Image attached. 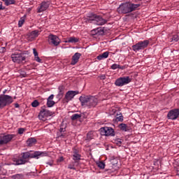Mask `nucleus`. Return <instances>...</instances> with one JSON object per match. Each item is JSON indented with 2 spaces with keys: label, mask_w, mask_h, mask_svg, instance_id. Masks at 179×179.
Returning a JSON list of instances; mask_svg holds the SVG:
<instances>
[{
  "label": "nucleus",
  "mask_w": 179,
  "mask_h": 179,
  "mask_svg": "<svg viewBox=\"0 0 179 179\" xmlns=\"http://www.w3.org/2000/svg\"><path fill=\"white\" fill-rule=\"evenodd\" d=\"M48 156V152L41 151H27L21 153V157L14 159L15 166H20L29 163L30 159H40Z\"/></svg>",
  "instance_id": "f257e3e1"
},
{
  "label": "nucleus",
  "mask_w": 179,
  "mask_h": 179,
  "mask_svg": "<svg viewBox=\"0 0 179 179\" xmlns=\"http://www.w3.org/2000/svg\"><path fill=\"white\" fill-rule=\"evenodd\" d=\"M141 6V4H135L131 2L122 3L117 8V10L120 15H127V13H131L138 9Z\"/></svg>",
  "instance_id": "f03ea898"
},
{
  "label": "nucleus",
  "mask_w": 179,
  "mask_h": 179,
  "mask_svg": "<svg viewBox=\"0 0 179 179\" xmlns=\"http://www.w3.org/2000/svg\"><path fill=\"white\" fill-rule=\"evenodd\" d=\"M6 93V90L3 92V94L0 95V110L6 107V106H9V104H12L13 103V99L11 96L5 94Z\"/></svg>",
  "instance_id": "7ed1b4c3"
},
{
  "label": "nucleus",
  "mask_w": 179,
  "mask_h": 179,
  "mask_svg": "<svg viewBox=\"0 0 179 179\" xmlns=\"http://www.w3.org/2000/svg\"><path fill=\"white\" fill-rule=\"evenodd\" d=\"M24 52L22 50L18 52H15L11 55V59L13 62L15 64H22L23 61H26V56H24Z\"/></svg>",
  "instance_id": "20e7f679"
},
{
  "label": "nucleus",
  "mask_w": 179,
  "mask_h": 179,
  "mask_svg": "<svg viewBox=\"0 0 179 179\" xmlns=\"http://www.w3.org/2000/svg\"><path fill=\"white\" fill-rule=\"evenodd\" d=\"M131 79L129 76L120 77L115 81V86H118L119 87H122V86H125V85H128V83H131Z\"/></svg>",
  "instance_id": "39448f33"
},
{
  "label": "nucleus",
  "mask_w": 179,
  "mask_h": 179,
  "mask_svg": "<svg viewBox=\"0 0 179 179\" xmlns=\"http://www.w3.org/2000/svg\"><path fill=\"white\" fill-rule=\"evenodd\" d=\"M149 41L145 40L143 41H139L135 45H132L133 51L137 52V51H141V50H145L149 45Z\"/></svg>",
  "instance_id": "423d86ee"
},
{
  "label": "nucleus",
  "mask_w": 179,
  "mask_h": 179,
  "mask_svg": "<svg viewBox=\"0 0 179 179\" xmlns=\"http://www.w3.org/2000/svg\"><path fill=\"white\" fill-rule=\"evenodd\" d=\"M48 43H49L50 45H54V47H58L59 44H61V39L52 34H50L48 36Z\"/></svg>",
  "instance_id": "0eeeda50"
},
{
  "label": "nucleus",
  "mask_w": 179,
  "mask_h": 179,
  "mask_svg": "<svg viewBox=\"0 0 179 179\" xmlns=\"http://www.w3.org/2000/svg\"><path fill=\"white\" fill-rule=\"evenodd\" d=\"M99 131L101 135L104 136H114L115 135V131H114V129L112 127H101Z\"/></svg>",
  "instance_id": "6e6552de"
},
{
  "label": "nucleus",
  "mask_w": 179,
  "mask_h": 179,
  "mask_svg": "<svg viewBox=\"0 0 179 179\" xmlns=\"http://www.w3.org/2000/svg\"><path fill=\"white\" fill-rule=\"evenodd\" d=\"M15 138V134H6L0 136V144L1 146L3 145H8L9 142L12 141V139Z\"/></svg>",
  "instance_id": "1a4fd4ad"
},
{
  "label": "nucleus",
  "mask_w": 179,
  "mask_h": 179,
  "mask_svg": "<svg viewBox=\"0 0 179 179\" xmlns=\"http://www.w3.org/2000/svg\"><path fill=\"white\" fill-rule=\"evenodd\" d=\"M54 115L53 112L45 109V106H43L42 107L39 113L38 117H39V120H43V118L45 117H51V115Z\"/></svg>",
  "instance_id": "9d476101"
},
{
  "label": "nucleus",
  "mask_w": 179,
  "mask_h": 179,
  "mask_svg": "<svg viewBox=\"0 0 179 179\" xmlns=\"http://www.w3.org/2000/svg\"><path fill=\"white\" fill-rule=\"evenodd\" d=\"M167 117L169 120H177L179 117V109H173L168 113Z\"/></svg>",
  "instance_id": "9b49d317"
},
{
  "label": "nucleus",
  "mask_w": 179,
  "mask_h": 179,
  "mask_svg": "<svg viewBox=\"0 0 179 179\" xmlns=\"http://www.w3.org/2000/svg\"><path fill=\"white\" fill-rule=\"evenodd\" d=\"M76 94H79V91H69L66 93L64 99L66 100V103L71 101Z\"/></svg>",
  "instance_id": "f8f14e48"
},
{
  "label": "nucleus",
  "mask_w": 179,
  "mask_h": 179,
  "mask_svg": "<svg viewBox=\"0 0 179 179\" xmlns=\"http://www.w3.org/2000/svg\"><path fill=\"white\" fill-rule=\"evenodd\" d=\"M50 5H51V3L49 1H43L41 3L40 7L38 8V13H41V12L47 10L48 8H50Z\"/></svg>",
  "instance_id": "ddd939ff"
},
{
  "label": "nucleus",
  "mask_w": 179,
  "mask_h": 179,
  "mask_svg": "<svg viewBox=\"0 0 179 179\" xmlns=\"http://www.w3.org/2000/svg\"><path fill=\"white\" fill-rule=\"evenodd\" d=\"M90 99V96H86V95L80 96L79 98V100L81 103V106L83 107H88Z\"/></svg>",
  "instance_id": "4468645a"
},
{
  "label": "nucleus",
  "mask_w": 179,
  "mask_h": 179,
  "mask_svg": "<svg viewBox=\"0 0 179 179\" xmlns=\"http://www.w3.org/2000/svg\"><path fill=\"white\" fill-rule=\"evenodd\" d=\"M99 103V100L95 96H90L88 101V108H92V107H96Z\"/></svg>",
  "instance_id": "2eb2a0df"
},
{
  "label": "nucleus",
  "mask_w": 179,
  "mask_h": 179,
  "mask_svg": "<svg viewBox=\"0 0 179 179\" xmlns=\"http://www.w3.org/2000/svg\"><path fill=\"white\" fill-rule=\"evenodd\" d=\"M94 23L97 26H103V24H106V23H107V20L103 18L101 16L96 15Z\"/></svg>",
  "instance_id": "dca6fc26"
},
{
  "label": "nucleus",
  "mask_w": 179,
  "mask_h": 179,
  "mask_svg": "<svg viewBox=\"0 0 179 179\" xmlns=\"http://www.w3.org/2000/svg\"><path fill=\"white\" fill-rule=\"evenodd\" d=\"M82 57V54L79 52H76L72 57V60L71 62V65H76L78 62H79V59Z\"/></svg>",
  "instance_id": "f3484780"
},
{
  "label": "nucleus",
  "mask_w": 179,
  "mask_h": 179,
  "mask_svg": "<svg viewBox=\"0 0 179 179\" xmlns=\"http://www.w3.org/2000/svg\"><path fill=\"white\" fill-rule=\"evenodd\" d=\"M40 31L38 30H34L28 34V37L30 40H34V38L38 37Z\"/></svg>",
  "instance_id": "a211bd4d"
},
{
  "label": "nucleus",
  "mask_w": 179,
  "mask_h": 179,
  "mask_svg": "<svg viewBox=\"0 0 179 179\" xmlns=\"http://www.w3.org/2000/svg\"><path fill=\"white\" fill-rule=\"evenodd\" d=\"M80 39L79 38H76L75 36H71L67 38L66 43H69L71 44H76V43H79Z\"/></svg>",
  "instance_id": "6ab92c4d"
},
{
  "label": "nucleus",
  "mask_w": 179,
  "mask_h": 179,
  "mask_svg": "<svg viewBox=\"0 0 179 179\" xmlns=\"http://www.w3.org/2000/svg\"><path fill=\"white\" fill-rule=\"evenodd\" d=\"M96 16H97V15L94 14L93 13L88 14L87 16V22H90V23H92V22H96Z\"/></svg>",
  "instance_id": "aec40b11"
},
{
  "label": "nucleus",
  "mask_w": 179,
  "mask_h": 179,
  "mask_svg": "<svg viewBox=\"0 0 179 179\" xmlns=\"http://www.w3.org/2000/svg\"><path fill=\"white\" fill-rule=\"evenodd\" d=\"M109 54H110L109 52H104L101 55H99V56H97L96 58L97 59H99V61H101V59H103L108 58Z\"/></svg>",
  "instance_id": "412c9836"
},
{
  "label": "nucleus",
  "mask_w": 179,
  "mask_h": 179,
  "mask_svg": "<svg viewBox=\"0 0 179 179\" xmlns=\"http://www.w3.org/2000/svg\"><path fill=\"white\" fill-rule=\"evenodd\" d=\"M36 142H37V140H36V138H31L27 141V146H33V145H36Z\"/></svg>",
  "instance_id": "4be33fe9"
},
{
  "label": "nucleus",
  "mask_w": 179,
  "mask_h": 179,
  "mask_svg": "<svg viewBox=\"0 0 179 179\" xmlns=\"http://www.w3.org/2000/svg\"><path fill=\"white\" fill-rule=\"evenodd\" d=\"M119 128L121 131H124V132H127V131H128V126L124 124V123H122L119 124Z\"/></svg>",
  "instance_id": "5701e85b"
},
{
  "label": "nucleus",
  "mask_w": 179,
  "mask_h": 179,
  "mask_svg": "<svg viewBox=\"0 0 179 179\" xmlns=\"http://www.w3.org/2000/svg\"><path fill=\"white\" fill-rule=\"evenodd\" d=\"M11 178L13 179H23L24 178V175H23L22 173H17L15 175H13Z\"/></svg>",
  "instance_id": "b1692460"
},
{
  "label": "nucleus",
  "mask_w": 179,
  "mask_h": 179,
  "mask_svg": "<svg viewBox=\"0 0 179 179\" xmlns=\"http://www.w3.org/2000/svg\"><path fill=\"white\" fill-rule=\"evenodd\" d=\"M125 67L120 66V64H113L111 66V69L115 70V69H124Z\"/></svg>",
  "instance_id": "393cba45"
},
{
  "label": "nucleus",
  "mask_w": 179,
  "mask_h": 179,
  "mask_svg": "<svg viewBox=\"0 0 179 179\" xmlns=\"http://www.w3.org/2000/svg\"><path fill=\"white\" fill-rule=\"evenodd\" d=\"M115 121L117 122H122V121H124V116H122V114L120 113L119 115H117Z\"/></svg>",
  "instance_id": "a878e982"
},
{
  "label": "nucleus",
  "mask_w": 179,
  "mask_h": 179,
  "mask_svg": "<svg viewBox=\"0 0 179 179\" xmlns=\"http://www.w3.org/2000/svg\"><path fill=\"white\" fill-rule=\"evenodd\" d=\"M80 157H82V155L80 154H76L75 155H73V160H74L76 163H78L79 160H80Z\"/></svg>",
  "instance_id": "bb28decb"
},
{
  "label": "nucleus",
  "mask_w": 179,
  "mask_h": 179,
  "mask_svg": "<svg viewBox=\"0 0 179 179\" xmlns=\"http://www.w3.org/2000/svg\"><path fill=\"white\" fill-rule=\"evenodd\" d=\"M25 19H26V15H24L20 19V20L18 21V27H22V26H23Z\"/></svg>",
  "instance_id": "cd10ccee"
},
{
  "label": "nucleus",
  "mask_w": 179,
  "mask_h": 179,
  "mask_svg": "<svg viewBox=\"0 0 179 179\" xmlns=\"http://www.w3.org/2000/svg\"><path fill=\"white\" fill-rule=\"evenodd\" d=\"M179 41V33L173 35L171 41L172 42L173 41V43H177V41Z\"/></svg>",
  "instance_id": "c85d7f7f"
},
{
  "label": "nucleus",
  "mask_w": 179,
  "mask_h": 179,
  "mask_svg": "<svg viewBox=\"0 0 179 179\" xmlns=\"http://www.w3.org/2000/svg\"><path fill=\"white\" fill-rule=\"evenodd\" d=\"M82 117V115H79L78 113L73 114L71 118L72 120V121H75L76 120H79V118H80Z\"/></svg>",
  "instance_id": "c756f323"
},
{
  "label": "nucleus",
  "mask_w": 179,
  "mask_h": 179,
  "mask_svg": "<svg viewBox=\"0 0 179 179\" xmlns=\"http://www.w3.org/2000/svg\"><path fill=\"white\" fill-rule=\"evenodd\" d=\"M16 1L15 0H7L6 1L5 5L9 6V5H15Z\"/></svg>",
  "instance_id": "7c9ffc66"
},
{
  "label": "nucleus",
  "mask_w": 179,
  "mask_h": 179,
  "mask_svg": "<svg viewBox=\"0 0 179 179\" xmlns=\"http://www.w3.org/2000/svg\"><path fill=\"white\" fill-rule=\"evenodd\" d=\"M96 164H97L98 167L101 169H103L106 167V164L103 161L97 162Z\"/></svg>",
  "instance_id": "2f4dec72"
},
{
  "label": "nucleus",
  "mask_w": 179,
  "mask_h": 179,
  "mask_svg": "<svg viewBox=\"0 0 179 179\" xmlns=\"http://www.w3.org/2000/svg\"><path fill=\"white\" fill-rule=\"evenodd\" d=\"M55 104V101H50L47 99V106L49 108L53 107V106Z\"/></svg>",
  "instance_id": "473e14b6"
},
{
  "label": "nucleus",
  "mask_w": 179,
  "mask_h": 179,
  "mask_svg": "<svg viewBox=\"0 0 179 179\" xmlns=\"http://www.w3.org/2000/svg\"><path fill=\"white\" fill-rule=\"evenodd\" d=\"M31 106L32 107H38V106H40V103L38 102V101L37 100H34L32 103H31Z\"/></svg>",
  "instance_id": "72a5a7b5"
},
{
  "label": "nucleus",
  "mask_w": 179,
  "mask_h": 179,
  "mask_svg": "<svg viewBox=\"0 0 179 179\" xmlns=\"http://www.w3.org/2000/svg\"><path fill=\"white\" fill-rule=\"evenodd\" d=\"M110 162L113 166H115V167H117V164H118V160L117 159H113L110 160Z\"/></svg>",
  "instance_id": "f704fd0d"
},
{
  "label": "nucleus",
  "mask_w": 179,
  "mask_h": 179,
  "mask_svg": "<svg viewBox=\"0 0 179 179\" xmlns=\"http://www.w3.org/2000/svg\"><path fill=\"white\" fill-rule=\"evenodd\" d=\"M27 76V73H26L24 71H20V78H26Z\"/></svg>",
  "instance_id": "c9c22d12"
},
{
  "label": "nucleus",
  "mask_w": 179,
  "mask_h": 179,
  "mask_svg": "<svg viewBox=\"0 0 179 179\" xmlns=\"http://www.w3.org/2000/svg\"><path fill=\"white\" fill-rule=\"evenodd\" d=\"M116 145L117 146H121V145H122V141H121V139L120 138H117L115 141Z\"/></svg>",
  "instance_id": "e433bc0d"
},
{
  "label": "nucleus",
  "mask_w": 179,
  "mask_h": 179,
  "mask_svg": "<svg viewBox=\"0 0 179 179\" xmlns=\"http://www.w3.org/2000/svg\"><path fill=\"white\" fill-rule=\"evenodd\" d=\"M62 96H64V91H59V94L57 95V99H62Z\"/></svg>",
  "instance_id": "4c0bfd02"
},
{
  "label": "nucleus",
  "mask_w": 179,
  "mask_h": 179,
  "mask_svg": "<svg viewBox=\"0 0 179 179\" xmlns=\"http://www.w3.org/2000/svg\"><path fill=\"white\" fill-rule=\"evenodd\" d=\"M34 59H35V61H36V62H39V64H41V62H43L41 59H40V57H38V55L35 56Z\"/></svg>",
  "instance_id": "58836bf2"
},
{
  "label": "nucleus",
  "mask_w": 179,
  "mask_h": 179,
  "mask_svg": "<svg viewBox=\"0 0 179 179\" xmlns=\"http://www.w3.org/2000/svg\"><path fill=\"white\" fill-rule=\"evenodd\" d=\"M98 33H99V34H100L101 36H103V34H104V29H97Z\"/></svg>",
  "instance_id": "ea45409f"
},
{
  "label": "nucleus",
  "mask_w": 179,
  "mask_h": 179,
  "mask_svg": "<svg viewBox=\"0 0 179 179\" xmlns=\"http://www.w3.org/2000/svg\"><path fill=\"white\" fill-rule=\"evenodd\" d=\"M24 132V128H20V129H18V134H19L20 135L23 134Z\"/></svg>",
  "instance_id": "a19ab883"
},
{
  "label": "nucleus",
  "mask_w": 179,
  "mask_h": 179,
  "mask_svg": "<svg viewBox=\"0 0 179 179\" xmlns=\"http://www.w3.org/2000/svg\"><path fill=\"white\" fill-rule=\"evenodd\" d=\"M68 169H69L70 170H76V168H75V166L72 164H69Z\"/></svg>",
  "instance_id": "79ce46f5"
},
{
  "label": "nucleus",
  "mask_w": 179,
  "mask_h": 179,
  "mask_svg": "<svg viewBox=\"0 0 179 179\" xmlns=\"http://www.w3.org/2000/svg\"><path fill=\"white\" fill-rule=\"evenodd\" d=\"M57 138H65V134L62 133H57Z\"/></svg>",
  "instance_id": "37998d69"
},
{
  "label": "nucleus",
  "mask_w": 179,
  "mask_h": 179,
  "mask_svg": "<svg viewBox=\"0 0 179 179\" xmlns=\"http://www.w3.org/2000/svg\"><path fill=\"white\" fill-rule=\"evenodd\" d=\"M0 52L1 53L6 52V48L5 47L0 48Z\"/></svg>",
  "instance_id": "c03bdc74"
},
{
  "label": "nucleus",
  "mask_w": 179,
  "mask_h": 179,
  "mask_svg": "<svg viewBox=\"0 0 179 179\" xmlns=\"http://www.w3.org/2000/svg\"><path fill=\"white\" fill-rule=\"evenodd\" d=\"M33 52H34V57H37L38 55V52H37V50H36V48L33 49Z\"/></svg>",
  "instance_id": "a18cd8bd"
},
{
  "label": "nucleus",
  "mask_w": 179,
  "mask_h": 179,
  "mask_svg": "<svg viewBox=\"0 0 179 179\" xmlns=\"http://www.w3.org/2000/svg\"><path fill=\"white\" fill-rule=\"evenodd\" d=\"M90 135H92V133H88V134H87V139H89V140L93 139V137H92V136H90Z\"/></svg>",
  "instance_id": "49530a36"
},
{
  "label": "nucleus",
  "mask_w": 179,
  "mask_h": 179,
  "mask_svg": "<svg viewBox=\"0 0 179 179\" xmlns=\"http://www.w3.org/2000/svg\"><path fill=\"white\" fill-rule=\"evenodd\" d=\"M79 155V151L76 149H74L73 151V155Z\"/></svg>",
  "instance_id": "de8ad7c7"
},
{
  "label": "nucleus",
  "mask_w": 179,
  "mask_h": 179,
  "mask_svg": "<svg viewBox=\"0 0 179 179\" xmlns=\"http://www.w3.org/2000/svg\"><path fill=\"white\" fill-rule=\"evenodd\" d=\"M100 79H101L102 80H104V79H106V75L102 74L101 76H99Z\"/></svg>",
  "instance_id": "09e8293b"
},
{
  "label": "nucleus",
  "mask_w": 179,
  "mask_h": 179,
  "mask_svg": "<svg viewBox=\"0 0 179 179\" xmlns=\"http://www.w3.org/2000/svg\"><path fill=\"white\" fill-rule=\"evenodd\" d=\"M54 99V94H51L47 100H50V101H52V99Z\"/></svg>",
  "instance_id": "8fccbe9b"
},
{
  "label": "nucleus",
  "mask_w": 179,
  "mask_h": 179,
  "mask_svg": "<svg viewBox=\"0 0 179 179\" xmlns=\"http://www.w3.org/2000/svg\"><path fill=\"white\" fill-rule=\"evenodd\" d=\"M66 129L65 128H60L59 134H62V132H65Z\"/></svg>",
  "instance_id": "3c124183"
},
{
  "label": "nucleus",
  "mask_w": 179,
  "mask_h": 179,
  "mask_svg": "<svg viewBox=\"0 0 179 179\" xmlns=\"http://www.w3.org/2000/svg\"><path fill=\"white\" fill-rule=\"evenodd\" d=\"M5 9V7L2 6V1H0V10H3Z\"/></svg>",
  "instance_id": "603ef678"
},
{
  "label": "nucleus",
  "mask_w": 179,
  "mask_h": 179,
  "mask_svg": "<svg viewBox=\"0 0 179 179\" xmlns=\"http://www.w3.org/2000/svg\"><path fill=\"white\" fill-rule=\"evenodd\" d=\"M15 108H19L20 106H19V103H15L14 104Z\"/></svg>",
  "instance_id": "864d4df0"
},
{
  "label": "nucleus",
  "mask_w": 179,
  "mask_h": 179,
  "mask_svg": "<svg viewBox=\"0 0 179 179\" xmlns=\"http://www.w3.org/2000/svg\"><path fill=\"white\" fill-rule=\"evenodd\" d=\"M47 164H49V166H52V164L51 162H48Z\"/></svg>",
  "instance_id": "5fc2aeb1"
},
{
  "label": "nucleus",
  "mask_w": 179,
  "mask_h": 179,
  "mask_svg": "<svg viewBox=\"0 0 179 179\" xmlns=\"http://www.w3.org/2000/svg\"><path fill=\"white\" fill-rule=\"evenodd\" d=\"M64 160V157H60V162H62Z\"/></svg>",
  "instance_id": "6e6d98bb"
},
{
  "label": "nucleus",
  "mask_w": 179,
  "mask_h": 179,
  "mask_svg": "<svg viewBox=\"0 0 179 179\" xmlns=\"http://www.w3.org/2000/svg\"><path fill=\"white\" fill-rule=\"evenodd\" d=\"M2 169V165H0V171Z\"/></svg>",
  "instance_id": "4d7b16f0"
},
{
  "label": "nucleus",
  "mask_w": 179,
  "mask_h": 179,
  "mask_svg": "<svg viewBox=\"0 0 179 179\" xmlns=\"http://www.w3.org/2000/svg\"><path fill=\"white\" fill-rule=\"evenodd\" d=\"M115 170H118V167H116Z\"/></svg>",
  "instance_id": "13d9d810"
},
{
  "label": "nucleus",
  "mask_w": 179,
  "mask_h": 179,
  "mask_svg": "<svg viewBox=\"0 0 179 179\" xmlns=\"http://www.w3.org/2000/svg\"><path fill=\"white\" fill-rule=\"evenodd\" d=\"M2 146V144L0 143V147Z\"/></svg>",
  "instance_id": "bf43d9fd"
},
{
  "label": "nucleus",
  "mask_w": 179,
  "mask_h": 179,
  "mask_svg": "<svg viewBox=\"0 0 179 179\" xmlns=\"http://www.w3.org/2000/svg\"><path fill=\"white\" fill-rule=\"evenodd\" d=\"M138 1H143V0H138Z\"/></svg>",
  "instance_id": "052dcab7"
}]
</instances>
